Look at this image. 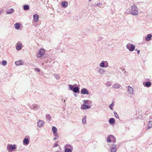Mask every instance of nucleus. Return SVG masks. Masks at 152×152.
<instances>
[{"label":"nucleus","instance_id":"f257e3e1","mask_svg":"<svg viewBox=\"0 0 152 152\" xmlns=\"http://www.w3.org/2000/svg\"><path fill=\"white\" fill-rule=\"evenodd\" d=\"M131 14L134 16L137 15L138 14V8L134 5H132L131 7Z\"/></svg>","mask_w":152,"mask_h":152},{"label":"nucleus","instance_id":"f03ea898","mask_svg":"<svg viewBox=\"0 0 152 152\" xmlns=\"http://www.w3.org/2000/svg\"><path fill=\"white\" fill-rule=\"evenodd\" d=\"M27 105L31 109L35 111H37L40 109L39 105L37 104H28Z\"/></svg>","mask_w":152,"mask_h":152},{"label":"nucleus","instance_id":"7ed1b4c3","mask_svg":"<svg viewBox=\"0 0 152 152\" xmlns=\"http://www.w3.org/2000/svg\"><path fill=\"white\" fill-rule=\"evenodd\" d=\"M69 90L72 91L75 93L79 94L80 93V88L78 87H74L73 86L71 85H69Z\"/></svg>","mask_w":152,"mask_h":152},{"label":"nucleus","instance_id":"20e7f679","mask_svg":"<svg viewBox=\"0 0 152 152\" xmlns=\"http://www.w3.org/2000/svg\"><path fill=\"white\" fill-rule=\"evenodd\" d=\"M17 148L16 145L15 144L13 145L8 144L7 145V149L9 152H12V150Z\"/></svg>","mask_w":152,"mask_h":152},{"label":"nucleus","instance_id":"39448f33","mask_svg":"<svg viewBox=\"0 0 152 152\" xmlns=\"http://www.w3.org/2000/svg\"><path fill=\"white\" fill-rule=\"evenodd\" d=\"M107 142H111L113 143H115L116 139L115 137L111 134L108 135L106 139Z\"/></svg>","mask_w":152,"mask_h":152},{"label":"nucleus","instance_id":"423d86ee","mask_svg":"<svg viewBox=\"0 0 152 152\" xmlns=\"http://www.w3.org/2000/svg\"><path fill=\"white\" fill-rule=\"evenodd\" d=\"M126 48L130 51H133L135 49V46L134 45L129 43L126 45Z\"/></svg>","mask_w":152,"mask_h":152},{"label":"nucleus","instance_id":"0eeeda50","mask_svg":"<svg viewBox=\"0 0 152 152\" xmlns=\"http://www.w3.org/2000/svg\"><path fill=\"white\" fill-rule=\"evenodd\" d=\"M45 50L43 48L40 49L38 51L37 56V58H40L42 57L45 54Z\"/></svg>","mask_w":152,"mask_h":152},{"label":"nucleus","instance_id":"6e6552de","mask_svg":"<svg viewBox=\"0 0 152 152\" xmlns=\"http://www.w3.org/2000/svg\"><path fill=\"white\" fill-rule=\"evenodd\" d=\"M97 72L100 75H103L105 72V71L104 69L101 68L98 66L95 69Z\"/></svg>","mask_w":152,"mask_h":152},{"label":"nucleus","instance_id":"1a4fd4ad","mask_svg":"<svg viewBox=\"0 0 152 152\" xmlns=\"http://www.w3.org/2000/svg\"><path fill=\"white\" fill-rule=\"evenodd\" d=\"M99 66L102 68H107L109 66L108 62L107 61H103L99 64Z\"/></svg>","mask_w":152,"mask_h":152},{"label":"nucleus","instance_id":"9d476101","mask_svg":"<svg viewBox=\"0 0 152 152\" xmlns=\"http://www.w3.org/2000/svg\"><path fill=\"white\" fill-rule=\"evenodd\" d=\"M127 93L130 95L134 94L133 88L129 86H127Z\"/></svg>","mask_w":152,"mask_h":152},{"label":"nucleus","instance_id":"9b49d317","mask_svg":"<svg viewBox=\"0 0 152 152\" xmlns=\"http://www.w3.org/2000/svg\"><path fill=\"white\" fill-rule=\"evenodd\" d=\"M91 107V106L83 104L81 105L80 108L81 110H84L89 109Z\"/></svg>","mask_w":152,"mask_h":152},{"label":"nucleus","instance_id":"f8f14e48","mask_svg":"<svg viewBox=\"0 0 152 152\" xmlns=\"http://www.w3.org/2000/svg\"><path fill=\"white\" fill-rule=\"evenodd\" d=\"M45 124L44 122L41 120H39L37 122V125L39 127H42Z\"/></svg>","mask_w":152,"mask_h":152},{"label":"nucleus","instance_id":"ddd939ff","mask_svg":"<svg viewBox=\"0 0 152 152\" xmlns=\"http://www.w3.org/2000/svg\"><path fill=\"white\" fill-rule=\"evenodd\" d=\"M143 84L145 87L148 88L151 86V83L149 81L147 82H144L143 83Z\"/></svg>","mask_w":152,"mask_h":152},{"label":"nucleus","instance_id":"4468645a","mask_svg":"<svg viewBox=\"0 0 152 152\" xmlns=\"http://www.w3.org/2000/svg\"><path fill=\"white\" fill-rule=\"evenodd\" d=\"M117 146L116 145H113L111 147V152H116Z\"/></svg>","mask_w":152,"mask_h":152},{"label":"nucleus","instance_id":"2eb2a0df","mask_svg":"<svg viewBox=\"0 0 152 152\" xmlns=\"http://www.w3.org/2000/svg\"><path fill=\"white\" fill-rule=\"evenodd\" d=\"M22 44L20 42H18L17 44L16 49L17 50H19L22 48Z\"/></svg>","mask_w":152,"mask_h":152},{"label":"nucleus","instance_id":"dca6fc26","mask_svg":"<svg viewBox=\"0 0 152 152\" xmlns=\"http://www.w3.org/2000/svg\"><path fill=\"white\" fill-rule=\"evenodd\" d=\"M81 92L83 94H89V93L88 91L85 88L82 89L81 90Z\"/></svg>","mask_w":152,"mask_h":152},{"label":"nucleus","instance_id":"f3484780","mask_svg":"<svg viewBox=\"0 0 152 152\" xmlns=\"http://www.w3.org/2000/svg\"><path fill=\"white\" fill-rule=\"evenodd\" d=\"M23 143L24 145H27L29 143V140L28 138H25L23 139Z\"/></svg>","mask_w":152,"mask_h":152},{"label":"nucleus","instance_id":"a211bd4d","mask_svg":"<svg viewBox=\"0 0 152 152\" xmlns=\"http://www.w3.org/2000/svg\"><path fill=\"white\" fill-rule=\"evenodd\" d=\"M34 21L36 22L38 21L39 20V15L37 14H35L33 15Z\"/></svg>","mask_w":152,"mask_h":152},{"label":"nucleus","instance_id":"6ab92c4d","mask_svg":"<svg viewBox=\"0 0 152 152\" xmlns=\"http://www.w3.org/2000/svg\"><path fill=\"white\" fill-rule=\"evenodd\" d=\"M46 118L48 121H50L51 120L52 117L49 114H47L46 115Z\"/></svg>","mask_w":152,"mask_h":152},{"label":"nucleus","instance_id":"aec40b11","mask_svg":"<svg viewBox=\"0 0 152 152\" xmlns=\"http://www.w3.org/2000/svg\"><path fill=\"white\" fill-rule=\"evenodd\" d=\"M151 37L152 35L151 34H149L145 38V40L146 41H149L151 39Z\"/></svg>","mask_w":152,"mask_h":152},{"label":"nucleus","instance_id":"412c9836","mask_svg":"<svg viewBox=\"0 0 152 152\" xmlns=\"http://www.w3.org/2000/svg\"><path fill=\"white\" fill-rule=\"evenodd\" d=\"M15 64L17 66L22 65L23 64V63L21 60H19L18 61H16L15 62Z\"/></svg>","mask_w":152,"mask_h":152},{"label":"nucleus","instance_id":"4be33fe9","mask_svg":"<svg viewBox=\"0 0 152 152\" xmlns=\"http://www.w3.org/2000/svg\"><path fill=\"white\" fill-rule=\"evenodd\" d=\"M115 122V120L113 118H110L109 120V122L110 124H114Z\"/></svg>","mask_w":152,"mask_h":152},{"label":"nucleus","instance_id":"5701e85b","mask_svg":"<svg viewBox=\"0 0 152 152\" xmlns=\"http://www.w3.org/2000/svg\"><path fill=\"white\" fill-rule=\"evenodd\" d=\"M68 5V3L67 1H64L62 2L61 3V5L64 8H66L67 7Z\"/></svg>","mask_w":152,"mask_h":152},{"label":"nucleus","instance_id":"b1692460","mask_svg":"<svg viewBox=\"0 0 152 152\" xmlns=\"http://www.w3.org/2000/svg\"><path fill=\"white\" fill-rule=\"evenodd\" d=\"M14 11V10L12 8L10 9L7 10L6 12V14H12L13 13Z\"/></svg>","mask_w":152,"mask_h":152},{"label":"nucleus","instance_id":"393cba45","mask_svg":"<svg viewBox=\"0 0 152 152\" xmlns=\"http://www.w3.org/2000/svg\"><path fill=\"white\" fill-rule=\"evenodd\" d=\"M83 104H90L92 103L91 101H90L88 100H84L83 101Z\"/></svg>","mask_w":152,"mask_h":152},{"label":"nucleus","instance_id":"a878e982","mask_svg":"<svg viewBox=\"0 0 152 152\" xmlns=\"http://www.w3.org/2000/svg\"><path fill=\"white\" fill-rule=\"evenodd\" d=\"M152 128V121H149L148 124V129Z\"/></svg>","mask_w":152,"mask_h":152},{"label":"nucleus","instance_id":"bb28decb","mask_svg":"<svg viewBox=\"0 0 152 152\" xmlns=\"http://www.w3.org/2000/svg\"><path fill=\"white\" fill-rule=\"evenodd\" d=\"M121 85L118 83H115L113 86V87L115 88H118L121 87Z\"/></svg>","mask_w":152,"mask_h":152},{"label":"nucleus","instance_id":"cd10ccee","mask_svg":"<svg viewBox=\"0 0 152 152\" xmlns=\"http://www.w3.org/2000/svg\"><path fill=\"white\" fill-rule=\"evenodd\" d=\"M15 28L17 29H18L20 27V24L19 23H15Z\"/></svg>","mask_w":152,"mask_h":152},{"label":"nucleus","instance_id":"c85d7f7f","mask_svg":"<svg viewBox=\"0 0 152 152\" xmlns=\"http://www.w3.org/2000/svg\"><path fill=\"white\" fill-rule=\"evenodd\" d=\"M69 148L72 150H73V147L72 146L69 144H67L64 147V148Z\"/></svg>","mask_w":152,"mask_h":152},{"label":"nucleus","instance_id":"c756f323","mask_svg":"<svg viewBox=\"0 0 152 152\" xmlns=\"http://www.w3.org/2000/svg\"><path fill=\"white\" fill-rule=\"evenodd\" d=\"M53 75L55 78L57 80H59L60 78V75L59 74H53Z\"/></svg>","mask_w":152,"mask_h":152},{"label":"nucleus","instance_id":"7c9ffc66","mask_svg":"<svg viewBox=\"0 0 152 152\" xmlns=\"http://www.w3.org/2000/svg\"><path fill=\"white\" fill-rule=\"evenodd\" d=\"M86 117L85 116L82 120V123L83 124H86Z\"/></svg>","mask_w":152,"mask_h":152},{"label":"nucleus","instance_id":"2f4dec72","mask_svg":"<svg viewBox=\"0 0 152 152\" xmlns=\"http://www.w3.org/2000/svg\"><path fill=\"white\" fill-rule=\"evenodd\" d=\"M57 128L54 126L52 128V130L53 131V134H55L56 133V132H57Z\"/></svg>","mask_w":152,"mask_h":152},{"label":"nucleus","instance_id":"473e14b6","mask_svg":"<svg viewBox=\"0 0 152 152\" xmlns=\"http://www.w3.org/2000/svg\"><path fill=\"white\" fill-rule=\"evenodd\" d=\"M23 9L25 10H29V6L27 5H25L23 7Z\"/></svg>","mask_w":152,"mask_h":152},{"label":"nucleus","instance_id":"72a5a7b5","mask_svg":"<svg viewBox=\"0 0 152 152\" xmlns=\"http://www.w3.org/2000/svg\"><path fill=\"white\" fill-rule=\"evenodd\" d=\"M73 150H72L69 148H65V152H72Z\"/></svg>","mask_w":152,"mask_h":152},{"label":"nucleus","instance_id":"f704fd0d","mask_svg":"<svg viewBox=\"0 0 152 152\" xmlns=\"http://www.w3.org/2000/svg\"><path fill=\"white\" fill-rule=\"evenodd\" d=\"M54 137L53 138L54 140H56L59 137L57 133L53 134Z\"/></svg>","mask_w":152,"mask_h":152},{"label":"nucleus","instance_id":"c9c22d12","mask_svg":"<svg viewBox=\"0 0 152 152\" xmlns=\"http://www.w3.org/2000/svg\"><path fill=\"white\" fill-rule=\"evenodd\" d=\"M114 106V104L112 103V104H110L109 106V108L111 109V110H113V107Z\"/></svg>","mask_w":152,"mask_h":152},{"label":"nucleus","instance_id":"e433bc0d","mask_svg":"<svg viewBox=\"0 0 152 152\" xmlns=\"http://www.w3.org/2000/svg\"><path fill=\"white\" fill-rule=\"evenodd\" d=\"M114 115L115 117L117 118H119V116L118 114L115 112H114Z\"/></svg>","mask_w":152,"mask_h":152},{"label":"nucleus","instance_id":"4c0bfd02","mask_svg":"<svg viewBox=\"0 0 152 152\" xmlns=\"http://www.w3.org/2000/svg\"><path fill=\"white\" fill-rule=\"evenodd\" d=\"M2 65L4 66L6 65L7 64V61H6L4 60V61H2Z\"/></svg>","mask_w":152,"mask_h":152},{"label":"nucleus","instance_id":"58836bf2","mask_svg":"<svg viewBox=\"0 0 152 152\" xmlns=\"http://www.w3.org/2000/svg\"><path fill=\"white\" fill-rule=\"evenodd\" d=\"M58 142H55V143H54V145L53 146V147L54 148V147H57L58 146Z\"/></svg>","mask_w":152,"mask_h":152},{"label":"nucleus","instance_id":"ea45409f","mask_svg":"<svg viewBox=\"0 0 152 152\" xmlns=\"http://www.w3.org/2000/svg\"><path fill=\"white\" fill-rule=\"evenodd\" d=\"M102 4H100V3H97L96 4H95L94 7H96V6H98L99 7H101L102 6Z\"/></svg>","mask_w":152,"mask_h":152},{"label":"nucleus","instance_id":"a19ab883","mask_svg":"<svg viewBox=\"0 0 152 152\" xmlns=\"http://www.w3.org/2000/svg\"><path fill=\"white\" fill-rule=\"evenodd\" d=\"M34 70L35 71H36L38 72H39L40 71V70L39 69L37 68H35L34 69Z\"/></svg>","mask_w":152,"mask_h":152},{"label":"nucleus","instance_id":"79ce46f5","mask_svg":"<svg viewBox=\"0 0 152 152\" xmlns=\"http://www.w3.org/2000/svg\"><path fill=\"white\" fill-rule=\"evenodd\" d=\"M2 12V10H0V15L1 14Z\"/></svg>","mask_w":152,"mask_h":152},{"label":"nucleus","instance_id":"37998d69","mask_svg":"<svg viewBox=\"0 0 152 152\" xmlns=\"http://www.w3.org/2000/svg\"><path fill=\"white\" fill-rule=\"evenodd\" d=\"M140 50H138L137 51V53L138 54H139L140 53Z\"/></svg>","mask_w":152,"mask_h":152},{"label":"nucleus","instance_id":"c03bdc74","mask_svg":"<svg viewBox=\"0 0 152 152\" xmlns=\"http://www.w3.org/2000/svg\"><path fill=\"white\" fill-rule=\"evenodd\" d=\"M74 96H75V97H77V95L76 94H74Z\"/></svg>","mask_w":152,"mask_h":152},{"label":"nucleus","instance_id":"a18cd8bd","mask_svg":"<svg viewBox=\"0 0 152 152\" xmlns=\"http://www.w3.org/2000/svg\"><path fill=\"white\" fill-rule=\"evenodd\" d=\"M107 85V86H110V85Z\"/></svg>","mask_w":152,"mask_h":152},{"label":"nucleus","instance_id":"49530a36","mask_svg":"<svg viewBox=\"0 0 152 152\" xmlns=\"http://www.w3.org/2000/svg\"><path fill=\"white\" fill-rule=\"evenodd\" d=\"M65 102V100H64V101H63H63L62 102Z\"/></svg>","mask_w":152,"mask_h":152},{"label":"nucleus","instance_id":"de8ad7c7","mask_svg":"<svg viewBox=\"0 0 152 152\" xmlns=\"http://www.w3.org/2000/svg\"><path fill=\"white\" fill-rule=\"evenodd\" d=\"M91 0H88L89 1H91Z\"/></svg>","mask_w":152,"mask_h":152}]
</instances>
